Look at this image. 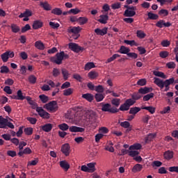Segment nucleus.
<instances>
[{
	"instance_id": "f257e3e1",
	"label": "nucleus",
	"mask_w": 178,
	"mask_h": 178,
	"mask_svg": "<svg viewBox=\"0 0 178 178\" xmlns=\"http://www.w3.org/2000/svg\"><path fill=\"white\" fill-rule=\"evenodd\" d=\"M141 93L140 92H134L131 95V99H127L125 100L124 104H121L120 106V111L122 112H124L126 111H129L130 109V106H133V105L136 103V101L140 99L141 98Z\"/></svg>"
},
{
	"instance_id": "f03ea898",
	"label": "nucleus",
	"mask_w": 178,
	"mask_h": 178,
	"mask_svg": "<svg viewBox=\"0 0 178 178\" xmlns=\"http://www.w3.org/2000/svg\"><path fill=\"white\" fill-rule=\"evenodd\" d=\"M154 83L158 87H159V88L162 89L163 88V87H165V86L168 87L170 86V84H173V83H175V78L172 77L169 79L165 80V81H163L162 79L155 77Z\"/></svg>"
},
{
	"instance_id": "7ed1b4c3",
	"label": "nucleus",
	"mask_w": 178,
	"mask_h": 178,
	"mask_svg": "<svg viewBox=\"0 0 178 178\" xmlns=\"http://www.w3.org/2000/svg\"><path fill=\"white\" fill-rule=\"evenodd\" d=\"M32 108L35 109L39 116H40V118H42V119H49L50 114L48 112L45 111V110H44L42 107H39L38 104L35 103L34 104H33Z\"/></svg>"
},
{
	"instance_id": "20e7f679",
	"label": "nucleus",
	"mask_w": 178,
	"mask_h": 178,
	"mask_svg": "<svg viewBox=\"0 0 178 178\" xmlns=\"http://www.w3.org/2000/svg\"><path fill=\"white\" fill-rule=\"evenodd\" d=\"M102 111L103 112H109V113H118V112L120 111V108H117L115 106L112 107V105H111V104L107 103L102 105Z\"/></svg>"
},
{
	"instance_id": "39448f33",
	"label": "nucleus",
	"mask_w": 178,
	"mask_h": 178,
	"mask_svg": "<svg viewBox=\"0 0 178 178\" xmlns=\"http://www.w3.org/2000/svg\"><path fill=\"white\" fill-rule=\"evenodd\" d=\"M44 109L49 111L50 112H56L58 106L56 101H51L44 106Z\"/></svg>"
},
{
	"instance_id": "423d86ee",
	"label": "nucleus",
	"mask_w": 178,
	"mask_h": 178,
	"mask_svg": "<svg viewBox=\"0 0 178 178\" xmlns=\"http://www.w3.org/2000/svg\"><path fill=\"white\" fill-rule=\"evenodd\" d=\"M81 31V28L80 26H70L67 29V32L70 33V34H75L74 36V40H77L80 37V35L79 33Z\"/></svg>"
},
{
	"instance_id": "0eeeda50",
	"label": "nucleus",
	"mask_w": 178,
	"mask_h": 178,
	"mask_svg": "<svg viewBox=\"0 0 178 178\" xmlns=\"http://www.w3.org/2000/svg\"><path fill=\"white\" fill-rule=\"evenodd\" d=\"M63 53H57L56 56L51 57L50 60L53 63H56V65H62V60H63Z\"/></svg>"
},
{
	"instance_id": "6e6552de",
	"label": "nucleus",
	"mask_w": 178,
	"mask_h": 178,
	"mask_svg": "<svg viewBox=\"0 0 178 178\" xmlns=\"http://www.w3.org/2000/svg\"><path fill=\"white\" fill-rule=\"evenodd\" d=\"M86 119H88L91 124L94 123L97 119V113L94 111H88L86 113Z\"/></svg>"
},
{
	"instance_id": "1a4fd4ad",
	"label": "nucleus",
	"mask_w": 178,
	"mask_h": 178,
	"mask_svg": "<svg viewBox=\"0 0 178 178\" xmlns=\"http://www.w3.org/2000/svg\"><path fill=\"white\" fill-rule=\"evenodd\" d=\"M69 48L71 49V51H73V52H76V54H79V52H83V51H84V47H80L77 44V43L70 42L69 44Z\"/></svg>"
},
{
	"instance_id": "9d476101",
	"label": "nucleus",
	"mask_w": 178,
	"mask_h": 178,
	"mask_svg": "<svg viewBox=\"0 0 178 178\" xmlns=\"http://www.w3.org/2000/svg\"><path fill=\"white\" fill-rule=\"evenodd\" d=\"M172 26V23L170 22H165V20L160 19L156 23V26L159 29H162L163 27H170Z\"/></svg>"
},
{
	"instance_id": "9b49d317",
	"label": "nucleus",
	"mask_w": 178,
	"mask_h": 178,
	"mask_svg": "<svg viewBox=\"0 0 178 178\" xmlns=\"http://www.w3.org/2000/svg\"><path fill=\"white\" fill-rule=\"evenodd\" d=\"M61 152H63L65 156L70 155V145H69V143H65L62 145Z\"/></svg>"
},
{
	"instance_id": "f8f14e48",
	"label": "nucleus",
	"mask_w": 178,
	"mask_h": 178,
	"mask_svg": "<svg viewBox=\"0 0 178 178\" xmlns=\"http://www.w3.org/2000/svg\"><path fill=\"white\" fill-rule=\"evenodd\" d=\"M71 133H84L86 129L77 126H71L69 128Z\"/></svg>"
},
{
	"instance_id": "ddd939ff",
	"label": "nucleus",
	"mask_w": 178,
	"mask_h": 178,
	"mask_svg": "<svg viewBox=\"0 0 178 178\" xmlns=\"http://www.w3.org/2000/svg\"><path fill=\"white\" fill-rule=\"evenodd\" d=\"M108 20H109V16H108V14H106V15H101L99 16V19L97 21L99 22V23H101V24H106Z\"/></svg>"
},
{
	"instance_id": "4468645a",
	"label": "nucleus",
	"mask_w": 178,
	"mask_h": 178,
	"mask_svg": "<svg viewBox=\"0 0 178 178\" xmlns=\"http://www.w3.org/2000/svg\"><path fill=\"white\" fill-rule=\"evenodd\" d=\"M95 33L97 35H105V34L108 33V27H105L102 29L97 28L95 29Z\"/></svg>"
},
{
	"instance_id": "2eb2a0df",
	"label": "nucleus",
	"mask_w": 178,
	"mask_h": 178,
	"mask_svg": "<svg viewBox=\"0 0 178 178\" xmlns=\"http://www.w3.org/2000/svg\"><path fill=\"white\" fill-rule=\"evenodd\" d=\"M137 10H125L124 13V16L125 17H133L136 16V11Z\"/></svg>"
},
{
	"instance_id": "dca6fc26",
	"label": "nucleus",
	"mask_w": 178,
	"mask_h": 178,
	"mask_svg": "<svg viewBox=\"0 0 178 178\" xmlns=\"http://www.w3.org/2000/svg\"><path fill=\"white\" fill-rule=\"evenodd\" d=\"M31 16H33V12L29 9H26V10L24 13H22L19 17V19H22L23 17H31Z\"/></svg>"
},
{
	"instance_id": "f3484780",
	"label": "nucleus",
	"mask_w": 178,
	"mask_h": 178,
	"mask_svg": "<svg viewBox=\"0 0 178 178\" xmlns=\"http://www.w3.org/2000/svg\"><path fill=\"white\" fill-rule=\"evenodd\" d=\"M60 168H62V169L65 170V172H67V170H69V169H70V165L66 161H60Z\"/></svg>"
},
{
	"instance_id": "a211bd4d",
	"label": "nucleus",
	"mask_w": 178,
	"mask_h": 178,
	"mask_svg": "<svg viewBox=\"0 0 178 178\" xmlns=\"http://www.w3.org/2000/svg\"><path fill=\"white\" fill-rule=\"evenodd\" d=\"M152 91V88H148V87L140 88L138 90L139 94H142L143 95L145 94H148V93L151 92Z\"/></svg>"
},
{
	"instance_id": "6ab92c4d",
	"label": "nucleus",
	"mask_w": 178,
	"mask_h": 178,
	"mask_svg": "<svg viewBox=\"0 0 178 178\" xmlns=\"http://www.w3.org/2000/svg\"><path fill=\"white\" fill-rule=\"evenodd\" d=\"M163 158L164 159H166V161H170L173 158V152L168 150L164 152L163 154Z\"/></svg>"
},
{
	"instance_id": "aec40b11",
	"label": "nucleus",
	"mask_w": 178,
	"mask_h": 178,
	"mask_svg": "<svg viewBox=\"0 0 178 178\" xmlns=\"http://www.w3.org/2000/svg\"><path fill=\"white\" fill-rule=\"evenodd\" d=\"M82 98L86 99V101H88V102H92V101H94V95L90 93H86L82 95Z\"/></svg>"
},
{
	"instance_id": "412c9836",
	"label": "nucleus",
	"mask_w": 178,
	"mask_h": 178,
	"mask_svg": "<svg viewBox=\"0 0 178 178\" xmlns=\"http://www.w3.org/2000/svg\"><path fill=\"white\" fill-rule=\"evenodd\" d=\"M118 52H119V54L127 55V54H129V52H130V49L125 46H121L120 49L118 51Z\"/></svg>"
},
{
	"instance_id": "4be33fe9",
	"label": "nucleus",
	"mask_w": 178,
	"mask_h": 178,
	"mask_svg": "<svg viewBox=\"0 0 178 178\" xmlns=\"http://www.w3.org/2000/svg\"><path fill=\"white\" fill-rule=\"evenodd\" d=\"M35 47L37 49H40V51H44V49H45V45H44V43H42L41 40L36 41L35 42Z\"/></svg>"
},
{
	"instance_id": "5701e85b",
	"label": "nucleus",
	"mask_w": 178,
	"mask_h": 178,
	"mask_svg": "<svg viewBox=\"0 0 178 178\" xmlns=\"http://www.w3.org/2000/svg\"><path fill=\"white\" fill-rule=\"evenodd\" d=\"M140 111H141V108L135 106L130 108L129 113L130 115H134V116H136V115H137V113H138Z\"/></svg>"
},
{
	"instance_id": "b1692460",
	"label": "nucleus",
	"mask_w": 178,
	"mask_h": 178,
	"mask_svg": "<svg viewBox=\"0 0 178 178\" xmlns=\"http://www.w3.org/2000/svg\"><path fill=\"white\" fill-rule=\"evenodd\" d=\"M147 19L149 20H158L159 19V15L156 14H154L151 12L147 13Z\"/></svg>"
},
{
	"instance_id": "393cba45",
	"label": "nucleus",
	"mask_w": 178,
	"mask_h": 178,
	"mask_svg": "<svg viewBox=\"0 0 178 178\" xmlns=\"http://www.w3.org/2000/svg\"><path fill=\"white\" fill-rule=\"evenodd\" d=\"M95 165H97V163H89L87 164L88 168L89 169V173H94L95 170Z\"/></svg>"
},
{
	"instance_id": "a878e982",
	"label": "nucleus",
	"mask_w": 178,
	"mask_h": 178,
	"mask_svg": "<svg viewBox=\"0 0 178 178\" xmlns=\"http://www.w3.org/2000/svg\"><path fill=\"white\" fill-rule=\"evenodd\" d=\"M141 170H143V165L139 163L136 164L132 168V172L134 173H137V172H141Z\"/></svg>"
},
{
	"instance_id": "bb28decb",
	"label": "nucleus",
	"mask_w": 178,
	"mask_h": 178,
	"mask_svg": "<svg viewBox=\"0 0 178 178\" xmlns=\"http://www.w3.org/2000/svg\"><path fill=\"white\" fill-rule=\"evenodd\" d=\"M42 130L46 133H49L52 130V124H46L42 127Z\"/></svg>"
},
{
	"instance_id": "cd10ccee",
	"label": "nucleus",
	"mask_w": 178,
	"mask_h": 178,
	"mask_svg": "<svg viewBox=\"0 0 178 178\" xmlns=\"http://www.w3.org/2000/svg\"><path fill=\"white\" fill-rule=\"evenodd\" d=\"M42 27V22L40 21H34L33 24V30H38V29H41Z\"/></svg>"
},
{
	"instance_id": "c85d7f7f",
	"label": "nucleus",
	"mask_w": 178,
	"mask_h": 178,
	"mask_svg": "<svg viewBox=\"0 0 178 178\" xmlns=\"http://www.w3.org/2000/svg\"><path fill=\"white\" fill-rule=\"evenodd\" d=\"M124 44H127V45H130V47H138V43L136 42L135 40H124Z\"/></svg>"
},
{
	"instance_id": "c756f323",
	"label": "nucleus",
	"mask_w": 178,
	"mask_h": 178,
	"mask_svg": "<svg viewBox=\"0 0 178 178\" xmlns=\"http://www.w3.org/2000/svg\"><path fill=\"white\" fill-rule=\"evenodd\" d=\"M88 76L89 79L94 80V79H97V77H98L99 74H98V72H97L95 71H90L88 74Z\"/></svg>"
},
{
	"instance_id": "7c9ffc66",
	"label": "nucleus",
	"mask_w": 178,
	"mask_h": 178,
	"mask_svg": "<svg viewBox=\"0 0 178 178\" xmlns=\"http://www.w3.org/2000/svg\"><path fill=\"white\" fill-rule=\"evenodd\" d=\"M94 67H95V64H94V63H92V62H90V63H87L85 65L84 70H91V69H94Z\"/></svg>"
},
{
	"instance_id": "2f4dec72",
	"label": "nucleus",
	"mask_w": 178,
	"mask_h": 178,
	"mask_svg": "<svg viewBox=\"0 0 178 178\" xmlns=\"http://www.w3.org/2000/svg\"><path fill=\"white\" fill-rule=\"evenodd\" d=\"M95 98L97 102H101V101H104V98H105V95H104L101 93H97L95 95Z\"/></svg>"
},
{
	"instance_id": "473e14b6",
	"label": "nucleus",
	"mask_w": 178,
	"mask_h": 178,
	"mask_svg": "<svg viewBox=\"0 0 178 178\" xmlns=\"http://www.w3.org/2000/svg\"><path fill=\"white\" fill-rule=\"evenodd\" d=\"M87 22H88V19L86 17H80L78 18V23H79L81 26H83V24H86Z\"/></svg>"
},
{
	"instance_id": "72a5a7b5",
	"label": "nucleus",
	"mask_w": 178,
	"mask_h": 178,
	"mask_svg": "<svg viewBox=\"0 0 178 178\" xmlns=\"http://www.w3.org/2000/svg\"><path fill=\"white\" fill-rule=\"evenodd\" d=\"M11 30L13 33H19V31H20V27H19V26H17V24H12Z\"/></svg>"
},
{
	"instance_id": "f704fd0d",
	"label": "nucleus",
	"mask_w": 178,
	"mask_h": 178,
	"mask_svg": "<svg viewBox=\"0 0 178 178\" xmlns=\"http://www.w3.org/2000/svg\"><path fill=\"white\" fill-rule=\"evenodd\" d=\"M40 6H42V8L44 9V10H51V9H52L49 3L47 2H44V3L40 2Z\"/></svg>"
},
{
	"instance_id": "c9c22d12",
	"label": "nucleus",
	"mask_w": 178,
	"mask_h": 178,
	"mask_svg": "<svg viewBox=\"0 0 178 178\" xmlns=\"http://www.w3.org/2000/svg\"><path fill=\"white\" fill-rule=\"evenodd\" d=\"M140 109H145L146 111H148L152 115H154V113L155 112V107L153 106H142Z\"/></svg>"
},
{
	"instance_id": "e433bc0d",
	"label": "nucleus",
	"mask_w": 178,
	"mask_h": 178,
	"mask_svg": "<svg viewBox=\"0 0 178 178\" xmlns=\"http://www.w3.org/2000/svg\"><path fill=\"white\" fill-rule=\"evenodd\" d=\"M142 145L140 143H135L129 147V149L134 150V149H141Z\"/></svg>"
},
{
	"instance_id": "4c0bfd02",
	"label": "nucleus",
	"mask_w": 178,
	"mask_h": 178,
	"mask_svg": "<svg viewBox=\"0 0 178 178\" xmlns=\"http://www.w3.org/2000/svg\"><path fill=\"white\" fill-rule=\"evenodd\" d=\"M59 129L62 130L63 131H66V130H69L70 127L66 123H63L58 125Z\"/></svg>"
},
{
	"instance_id": "58836bf2",
	"label": "nucleus",
	"mask_w": 178,
	"mask_h": 178,
	"mask_svg": "<svg viewBox=\"0 0 178 178\" xmlns=\"http://www.w3.org/2000/svg\"><path fill=\"white\" fill-rule=\"evenodd\" d=\"M39 98L40 101H42V104H47V102L49 101V97L45 95H40Z\"/></svg>"
},
{
	"instance_id": "ea45409f",
	"label": "nucleus",
	"mask_w": 178,
	"mask_h": 178,
	"mask_svg": "<svg viewBox=\"0 0 178 178\" xmlns=\"http://www.w3.org/2000/svg\"><path fill=\"white\" fill-rule=\"evenodd\" d=\"M153 74L157 77H161V79H166V76L162 72L154 71Z\"/></svg>"
},
{
	"instance_id": "a19ab883",
	"label": "nucleus",
	"mask_w": 178,
	"mask_h": 178,
	"mask_svg": "<svg viewBox=\"0 0 178 178\" xmlns=\"http://www.w3.org/2000/svg\"><path fill=\"white\" fill-rule=\"evenodd\" d=\"M51 13H53V15H56L57 16H60V15H62L63 12L60 8H55L54 9H53L51 10Z\"/></svg>"
},
{
	"instance_id": "79ce46f5",
	"label": "nucleus",
	"mask_w": 178,
	"mask_h": 178,
	"mask_svg": "<svg viewBox=\"0 0 178 178\" xmlns=\"http://www.w3.org/2000/svg\"><path fill=\"white\" fill-rule=\"evenodd\" d=\"M61 72H62L64 80L65 81L69 79V71H67V70L66 69H63L61 70Z\"/></svg>"
},
{
	"instance_id": "37998d69",
	"label": "nucleus",
	"mask_w": 178,
	"mask_h": 178,
	"mask_svg": "<svg viewBox=\"0 0 178 178\" xmlns=\"http://www.w3.org/2000/svg\"><path fill=\"white\" fill-rule=\"evenodd\" d=\"M28 80L31 84H35L37 83V77L34 75H30Z\"/></svg>"
},
{
	"instance_id": "c03bdc74",
	"label": "nucleus",
	"mask_w": 178,
	"mask_h": 178,
	"mask_svg": "<svg viewBox=\"0 0 178 178\" xmlns=\"http://www.w3.org/2000/svg\"><path fill=\"white\" fill-rule=\"evenodd\" d=\"M1 58L3 62L6 63L9 59V53H7V51H6L5 53L1 55Z\"/></svg>"
},
{
	"instance_id": "a18cd8bd",
	"label": "nucleus",
	"mask_w": 178,
	"mask_h": 178,
	"mask_svg": "<svg viewBox=\"0 0 178 178\" xmlns=\"http://www.w3.org/2000/svg\"><path fill=\"white\" fill-rule=\"evenodd\" d=\"M136 35L138 38H145L147 34L144 31L138 30L136 31Z\"/></svg>"
},
{
	"instance_id": "49530a36",
	"label": "nucleus",
	"mask_w": 178,
	"mask_h": 178,
	"mask_svg": "<svg viewBox=\"0 0 178 178\" xmlns=\"http://www.w3.org/2000/svg\"><path fill=\"white\" fill-rule=\"evenodd\" d=\"M112 105H114L116 108L120 105V99L114 98L111 100Z\"/></svg>"
},
{
	"instance_id": "de8ad7c7",
	"label": "nucleus",
	"mask_w": 178,
	"mask_h": 178,
	"mask_svg": "<svg viewBox=\"0 0 178 178\" xmlns=\"http://www.w3.org/2000/svg\"><path fill=\"white\" fill-rule=\"evenodd\" d=\"M155 134H149L146 138H145V143H149V141H152L154 138H155Z\"/></svg>"
},
{
	"instance_id": "09e8293b",
	"label": "nucleus",
	"mask_w": 178,
	"mask_h": 178,
	"mask_svg": "<svg viewBox=\"0 0 178 178\" xmlns=\"http://www.w3.org/2000/svg\"><path fill=\"white\" fill-rule=\"evenodd\" d=\"M160 58H162V59H165L169 56V52L166 51H162L159 53Z\"/></svg>"
},
{
	"instance_id": "8fccbe9b",
	"label": "nucleus",
	"mask_w": 178,
	"mask_h": 178,
	"mask_svg": "<svg viewBox=\"0 0 178 178\" xmlns=\"http://www.w3.org/2000/svg\"><path fill=\"white\" fill-rule=\"evenodd\" d=\"M73 94V89L68 88L63 91V95H65V97H69V95H72Z\"/></svg>"
},
{
	"instance_id": "3c124183",
	"label": "nucleus",
	"mask_w": 178,
	"mask_h": 178,
	"mask_svg": "<svg viewBox=\"0 0 178 178\" xmlns=\"http://www.w3.org/2000/svg\"><path fill=\"white\" fill-rule=\"evenodd\" d=\"M17 99L21 100V101H23V99H24V98H26V97L23 96V92L20 90H19L17 91Z\"/></svg>"
},
{
	"instance_id": "603ef678",
	"label": "nucleus",
	"mask_w": 178,
	"mask_h": 178,
	"mask_svg": "<svg viewBox=\"0 0 178 178\" xmlns=\"http://www.w3.org/2000/svg\"><path fill=\"white\" fill-rule=\"evenodd\" d=\"M0 73H3H3H6V74L9 73V67H8V66H6V65L1 66Z\"/></svg>"
},
{
	"instance_id": "864d4df0",
	"label": "nucleus",
	"mask_w": 178,
	"mask_h": 178,
	"mask_svg": "<svg viewBox=\"0 0 178 178\" xmlns=\"http://www.w3.org/2000/svg\"><path fill=\"white\" fill-rule=\"evenodd\" d=\"M166 66L168 69H175L176 67V63L173 61H170L166 63Z\"/></svg>"
},
{
	"instance_id": "5fc2aeb1",
	"label": "nucleus",
	"mask_w": 178,
	"mask_h": 178,
	"mask_svg": "<svg viewBox=\"0 0 178 178\" xmlns=\"http://www.w3.org/2000/svg\"><path fill=\"white\" fill-rule=\"evenodd\" d=\"M33 129L31 127H28L24 129V133L26 136H31L33 134Z\"/></svg>"
},
{
	"instance_id": "6e6d98bb",
	"label": "nucleus",
	"mask_w": 178,
	"mask_h": 178,
	"mask_svg": "<svg viewBox=\"0 0 178 178\" xmlns=\"http://www.w3.org/2000/svg\"><path fill=\"white\" fill-rule=\"evenodd\" d=\"M29 30H31V26L30 24H26L24 27L22 28L21 31L22 33H26V31H29Z\"/></svg>"
},
{
	"instance_id": "4d7b16f0",
	"label": "nucleus",
	"mask_w": 178,
	"mask_h": 178,
	"mask_svg": "<svg viewBox=\"0 0 178 178\" xmlns=\"http://www.w3.org/2000/svg\"><path fill=\"white\" fill-rule=\"evenodd\" d=\"M159 15L160 16H168V15H169V11H168V10L165 9H161L159 11Z\"/></svg>"
},
{
	"instance_id": "13d9d810",
	"label": "nucleus",
	"mask_w": 178,
	"mask_h": 178,
	"mask_svg": "<svg viewBox=\"0 0 178 178\" xmlns=\"http://www.w3.org/2000/svg\"><path fill=\"white\" fill-rule=\"evenodd\" d=\"M151 98H154V93L151 92L143 97V101H149Z\"/></svg>"
},
{
	"instance_id": "bf43d9fd",
	"label": "nucleus",
	"mask_w": 178,
	"mask_h": 178,
	"mask_svg": "<svg viewBox=\"0 0 178 178\" xmlns=\"http://www.w3.org/2000/svg\"><path fill=\"white\" fill-rule=\"evenodd\" d=\"M52 74L54 77H58L60 74V71L58 68H54Z\"/></svg>"
},
{
	"instance_id": "052dcab7",
	"label": "nucleus",
	"mask_w": 178,
	"mask_h": 178,
	"mask_svg": "<svg viewBox=\"0 0 178 178\" xmlns=\"http://www.w3.org/2000/svg\"><path fill=\"white\" fill-rule=\"evenodd\" d=\"M7 155L8 156H11V158H15L17 154L16 153V151L14 150H8L7 151Z\"/></svg>"
},
{
	"instance_id": "680f3d73",
	"label": "nucleus",
	"mask_w": 178,
	"mask_h": 178,
	"mask_svg": "<svg viewBox=\"0 0 178 178\" xmlns=\"http://www.w3.org/2000/svg\"><path fill=\"white\" fill-rule=\"evenodd\" d=\"M95 90L97 92H100V93H102L104 91V86H102V85L95 86Z\"/></svg>"
},
{
	"instance_id": "e2e57ef3",
	"label": "nucleus",
	"mask_w": 178,
	"mask_h": 178,
	"mask_svg": "<svg viewBox=\"0 0 178 178\" xmlns=\"http://www.w3.org/2000/svg\"><path fill=\"white\" fill-rule=\"evenodd\" d=\"M26 120L31 124H35V123H37V118H35L28 117L26 118Z\"/></svg>"
},
{
	"instance_id": "0e129e2a",
	"label": "nucleus",
	"mask_w": 178,
	"mask_h": 178,
	"mask_svg": "<svg viewBox=\"0 0 178 178\" xmlns=\"http://www.w3.org/2000/svg\"><path fill=\"white\" fill-rule=\"evenodd\" d=\"M49 26H50V27H51V29H59L60 25L59 24V23L50 22Z\"/></svg>"
},
{
	"instance_id": "69168bd1",
	"label": "nucleus",
	"mask_w": 178,
	"mask_h": 178,
	"mask_svg": "<svg viewBox=\"0 0 178 178\" xmlns=\"http://www.w3.org/2000/svg\"><path fill=\"white\" fill-rule=\"evenodd\" d=\"M137 84L138 86H145L147 84V79H139L137 81Z\"/></svg>"
},
{
	"instance_id": "338daca9",
	"label": "nucleus",
	"mask_w": 178,
	"mask_h": 178,
	"mask_svg": "<svg viewBox=\"0 0 178 178\" xmlns=\"http://www.w3.org/2000/svg\"><path fill=\"white\" fill-rule=\"evenodd\" d=\"M14 83H15V81H13V79L8 78L5 81L4 84L6 86H13Z\"/></svg>"
},
{
	"instance_id": "774afa93",
	"label": "nucleus",
	"mask_w": 178,
	"mask_h": 178,
	"mask_svg": "<svg viewBox=\"0 0 178 178\" xmlns=\"http://www.w3.org/2000/svg\"><path fill=\"white\" fill-rule=\"evenodd\" d=\"M149 119H151V117L148 115H145V116H143L142 118V122L143 123H145L146 124H148V122H149Z\"/></svg>"
}]
</instances>
